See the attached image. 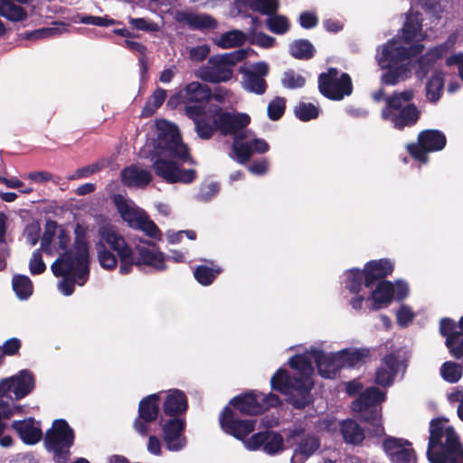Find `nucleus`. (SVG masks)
Wrapping results in <instances>:
<instances>
[{"mask_svg":"<svg viewBox=\"0 0 463 463\" xmlns=\"http://www.w3.org/2000/svg\"><path fill=\"white\" fill-rule=\"evenodd\" d=\"M318 87L320 92L335 100L342 99L352 93V81L347 73H339L335 68H330L319 76Z\"/></svg>","mask_w":463,"mask_h":463,"instance_id":"2eb2a0df","label":"nucleus"},{"mask_svg":"<svg viewBox=\"0 0 463 463\" xmlns=\"http://www.w3.org/2000/svg\"><path fill=\"white\" fill-rule=\"evenodd\" d=\"M455 323L449 318H443L440 320L439 330L443 335L448 338L449 335H458L459 333L454 332Z\"/></svg>","mask_w":463,"mask_h":463,"instance_id":"338daca9","label":"nucleus"},{"mask_svg":"<svg viewBox=\"0 0 463 463\" xmlns=\"http://www.w3.org/2000/svg\"><path fill=\"white\" fill-rule=\"evenodd\" d=\"M34 387L33 375L26 370L0 382V418H9L18 409L14 401L26 396ZM5 425L0 422V435Z\"/></svg>","mask_w":463,"mask_h":463,"instance_id":"0eeeda50","label":"nucleus"},{"mask_svg":"<svg viewBox=\"0 0 463 463\" xmlns=\"http://www.w3.org/2000/svg\"><path fill=\"white\" fill-rule=\"evenodd\" d=\"M73 432L68 423L63 420H56L45 436V447L54 453L56 461L61 462L67 458L69 448L73 443Z\"/></svg>","mask_w":463,"mask_h":463,"instance_id":"4468645a","label":"nucleus"},{"mask_svg":"<svg viewBox=\"0 0 463 463\" xmlns=\"http://www.w3.org/2000/svg\"><path fill=\"white\" fill-rule=\"evenodd\" d=\"M458 36L456 34H451L446 43L440 44L430 52H428L424 56H422L419 61L420 71L417 72L420 78H423L426 76L429 69L432 67L433 63L436 60L443 56L448 51L453 47L457 41Z\"/></svg>","mask_w":463,"mask_h":463,"instance_id":"bb28decb","label":"nucleus"},{"mask_svg":"<svg viewBox=\"0 0 463 463\" xmlns=\"http://www.w3.org/2000/svg\"><path fill=\"white\" fill-rule=\"evenodd\" d=\"M249 6L252 11L271 14L277 11L279 2L278 0H250Z\"/></svg>","mask_w":463,"mask_h":463,"instance_id":"09e8293b","label":"nucleus"},{"mask_svg":"<svg viewBox=\"0 0 463 463\" xmlns=\"http://www.w3.org/2000/svg\"><path fill=\"white\" fill-rule=\"evenodd\" d=\"M350 299V305L354 309L360 310L364 304L371 310L375 311L387 307L394 295V286L390 281H381L374 289L364 287L362 282V290Z\"/></svg>","mask_w":463,"mask_h":463,"instance_id":"f8f14e48","label":"nucleus"},{"mask_svg":"<svg viewBox=\"0 0 463 463\" xmlns=\"http://www.w3.org/2000/svg\"><path fill=\"white\" fill-rule=\"evenodd\" d=\"M246 40L245 34L240 30H232L221 35L216 44L222 48H233L242 44Z\"/></svg>","mask_w":463,"mask_h":463,"instance_id":"a19ab883","label":"nucleus"},{"mask_svg":"<svg viewBox=\"0 0 463 463\" xmlns=\"http://www.w3.org/2000/svg\"><path fill=\"white\" fill-rule=\"evenodd\" d=\"M289 52L297 59H309L313 56L314 47L307 40H297L289 45Z\"/></svg>","mask_w":463,"mask_h":463,"instance_id":"37998d69","label":"nucleus"},{"mask_svg":"<svg viewBox=\"0 0 463 463\" xmlns=\"http://www.w3.org/2000/svg\"><path fill=\"white\" fill-rule=\"evenodd\" d=\"M29 268L32 274H41L45 270L46 266L43 260L40 250H36L33 253Z\"/></svg>","mask_w":463,"mask_h":463,"instance_id":"4d7b16f0","label":"nucleus"},{"mask_svg":"<svg viewBox=\"0 0 463 463\" xmlns=\"http://www.w3.org/2000/svg\"><path fill=\"white\" fill-rule=\"evenodd\" d=\"M398 360L395 355H386L375 373V382L382 386H390L397 372Z\"/></svg>","mask_w":463,"mask_h":463,"instance_id":"c756f323","label":"nucleus"},{"mask_svg":"<svg viewBox=\"0 0 463 463\" xmlns=\"http://www.w3.org/2000/svg\"><path fill=\"white\" fill-rule=\"evenodd\" d=\"M397 322L402 326H407L414 318V313L411 307L402 306L396 313Z\"/></svg>","mask_w":463,"mask_h":463,"instance_id":"13d9d810","label":"nucleus"},{"mask_svg":"<svg viewBox=\"0 0 463 463\" xmlns=\"http://www.w3.org/2000/svg\"><path fill=\"white\" fill-rule=\"evenodd\" d=\"M221 272L220 268H209L207 266H199L194 270V278L196 280L204 286L210 285L215 277Z\"/></svg>","mask_w":463,"mask_h":463,"instance_id":"de8ad7c7","label":"nucleus"},{"mask_svg":"<svg viewBox=\"0 0 463 463\" xmlns=\"http://www.w3.org/2000/svg\"><path fill=\"white\" fill-rule=\"evenodd\" d=\"M383 447L392 463H416L415 452L406 439L388 437L383 440Z\"/></svg>","mask_w":463,"mask_h":463,"instance_id":"412c9836","label":"nucleus"},{"mask_svg":"<svg viewBox=\"0 0 463 463\" xmlns=\"http://www.w3.org/2000/svg\"><path fill=\"white\" fill-rule=\"evenodd\" d=\"M286 100L284 98L276 97L268 105L267 112L271 120L279 119L284 113Z\"/></svg>","mask_w":463,"mask_h":463,"instance_id":"864d4df0","label":"nucleus"},{"mask_svg":"<svg viewBox=\"0 0 463 463\" xmlns=\"http://www.w3.org/2000/svg\"><path fill=\"white\" fill-rule=\"evenodd\" d=\"M187 402L185 395L179 390L170 391L164 402V411L166 414L175 415L185 411Z\"/></svg>","mask_w":463,"mask_h":463,"instance_id":"473e14b6","label":"nucleus"},{"mask_svg":"<svg viewBox=\"0 0 463 463\" xmlns=\"http://www.w3.org/2000/svg\"><path fill=\"white\" fill-rule=\"evenodd\" d=\"M155 127L157 138L146 141L140 149V156L149 158L155 173L165 181L192 183L195 171L181 169L177 163L190 160L188 147L182 142L177 128L165 119L156 120Z\"/></svg>","mask_w":463,"mask_h":463,"instance_id":"f03ea898","label":"nucleus"},{"mask_svg":"<svg viewBox=\"0 0 463 463\" xmlns=\"http://www.w3.org/2000/svg\"><path fill=\"white\" fill-rule=\"evenodd\" d=\"M345 354L342 353H331L325 354L318 350H312L309 355L312 356L318 369L319 374L324 378H333L342 368L341 358Z\"/></svg>","mask_w":463,"mask_h":463,"instance_id":"b1692460","label":"nucleus"},{"mask_svg":"<svg viewBox=\"0 0 463 463\" xmlns=\"http://www.w3.org/2000/svg\"><path fill=\"white\" fill-rule=\"evenodd\" d=\"M252 43L263 48H269L275 44V38L264 33H255L251 36Z\"/></svg>","mask_w":463,"mask_h":463,"instance_id":"052dcab7","label":"nucleus"},{"mask_svg":"<svg viewBox=\"0 0 463 463\" xmlns=\"http://www.w3.org/2000/svg\"><path fill=\"white\" fill-rule=\"evenodd\" d=\"M13 427L19 434L21 439L26 444H35L42 439V430L39 424L34 422L33 419L14 421Z\"/></svg>","mask_w":463,"mask_h":463,"instance_id":"cd10ccee","label":"nucleus"},{"mask_svg":"<svg viewBox=\"0 0 463 463\" xmlns=\"http://www.w3.org/2000/svg\"><path fill=\"white\" fill-rule=\"evenodd\" d=\"M269 169V161L267 159H261L256 161L249 166V171L253 175H262L267 173Z\"/></svg>","mask_w":463,"mask_h":463,"instance_id":"774afa93","label":"nucleus"},{"mask_svg":"<svg viewBox=\"0 0 463 463\" xmlns=\"http://www.w3.org/2000/svg\"><path fill=\"white\" fill-rule=\"evenodd\" d=\"M184 429V422L179 419L171 420L163 426V439L169 450L177 451L185 446Z\"/></svg>","mask_w":463,"mask_h":463,"instance_id":"a878e982","label":"nucleus"},{"mask_svg":"<svg viewBox=\"0 0 463 463\" xmlns=\"http://www.w3.org/2000/svg\"><path fill=\"white\" fill-rule=\"evenodd\" d=\"M244 90L261 95L266 91L267 83L265 80L255 73H248L244 71V77L241 81Z\"/></svg>","mask_w":463,"mask_h":463,"instance_id":"58836bf2","label":"nucleus"},{"mask_svg":"<svg viewBox=\"0 0 463 463\" xmlns=\"http://www.w3.org/2000/svg\"><path fill=\"white\" fill-rule=\"evenodd\" d=\"M13 288L20 299H26L33 293V284L26 276L16 275L13 278Z\"/></svg>","mask_w":463,"mask_h":463,"instance_id":"79ce46f5","label":"nucleus"},{"mask_svg":"<svg viewBox=\"0 0 463 463\" xmlns=\"http://www.w3.org/2000/svg\"><path fill=\"white\" fill-rule=\"evenodd\" d=\"M446 399L452 408H456L458 418L463 421V389L455 387L446 394Z\"/></svg>","mask_w":463,"mask_h":463,"instance_id":"49530a36","label":"nucleus"},{"mask_svg":"<svg viewBox=\"0 0 463 463\" xmlns=\"http://www.w3.org/2000/svg\"><path fill=\"white\" fill-rule=\"evenodd\" d=\"M0 15L12 21H22L26 17V12L9 0H0Z\"/></svg>","mask_w":463,"mask_h":463,"instance_id":"ea45409f","label":"nucleus"},{"mask_svg":"<svg viewBox=\"0 0 463 463\" xmlns=\"http://www.w3.org/2000/svg\"><path fill=\"white\" fill-rule=\"evenodd\" d=\"M178 20L185 22L197 29H207L215 27V21L207 14H195L193 13L178 14Z\"/></svg>","mask_w":463,"mask_h":463,"instance_id":"f704fd0d","label":"nucleus"},{"mask_svg":"<svg viewBox=\"0 0 463 463\" xmlns=\"http://www.w3.org/2000/svg\"><path fill=\"white\" fill-rule=\"evenodd\" d=\"M339 353L345 354L341 358L342 367L354 366L359 362L369 356L368 349L342 350Z\"/></svg>","mask_w":463,"mask_h":463,"instance_id":"c03bdc74","label":"nucleus"},{"mask_svg":"<svg viewBox=\"0 0 463 463\" xmlns=\"http://www.w3.org/2000/svg\"><path fill=\"white\" fill-rule=\"evenodd\" d=\"M102 229L103 228H101L99 230L100 239H99V241L96 245L98 259H99V264L101 265L102 268H104L106 269H113L116 268L117 263H118L117 258L115 257V255L112 252H110L109 250H108L106 249L105 244H107V242L105 241H102V235H101Z\"/></svg>","mask_w":463,"mask_h":463,"instance_id":"4c0bfd02","label":"nucleus"},{"mask_svg":"<svg viewBox=\"0 0 463 463\" xmlns=\"http://www.w3.org/2000/svg\"><path fill=\"white\" fill-rule=\"evenodd\" d=\"M121 179L128 186L142 187L152 180V175L146 169L131 165L122 170Z\"/></svg>","mask_w":463,"mask_h":463,"instance_id":"7c9ffc66","label":"nucleus"},{"mask_svg":"<svg viewBox=\"0 0 463 463\" xmlns=\"http://www.w3.org/2000/svg\"><path fill=\"white\" fill-rule=\"evenodd\" d=\"M187 115L193 118L198 136L209 139L214 130L223 135H232L233 139L250 138L253 132L244 129L250 122V118L245 113L224 112L218 106H210L207 109L201 106H192L187 109Z\"/></svg>","mask_w":463,"mask_h":463,"instance_id":"20e7f679","label":"nucleus"},{"mask_svg":"<svg viewBox=\"0 0 463 463\" xmlns=\"http://www.w3.org/2000/svg\"><path fill=\"white\" fill-rule=\"evenodd\" d=\"M441 378L449 383H458L463 375V368L460 364L447 361L443 363L439 368Z\"/></svg>","mask_w":463,"mask_h":463,"instance_id":"e433bc0d","label":"nucleus"},{"mask_svg":"<svg viewBox=\"0 0 463 463\" xmlns=\"http://www.w3.org/2000/svg\"><path fill=\"white\" fill-rule=\"evenodd\" d=\"M392 270L393 263L389 260L370 261L364 271L352 269L346 272V288L353 294L359 293L362 290V282H364L365 288H370L375 279L389 275Z\"/></svg>","mask_w":463,"mask_h":463,"instance_id":"9d476101","label":"nucleus"},{"mask_svg":"<svg viewBox=\"0 0 463 463\" xmlns=\"http://www.w3.org/2000/svg\"><path fill=\"white\" fill-rule=\"evenodd\" d=\"M268 143L261 138H239L233 140L232 151L235 155L236 160L240 164H245L250 160L254 153L263 154L269 150Z\"/></svg>","mask_w":463,"mask_h":463,"instance_id":"4be33fe9","label":"nucleus"},{"mask_svg":"<svg viewBox=\"0 0 463 463\" xmlns=\"http://www.w3.org/2000/svg\"><path fill=\"white\" fill-rule=\"evenodd\" d=\"M220 425L225 433L241 440L245 446L249 439L246 437L255 430L256 420L239 419L231 409L225 408L220 416Z\"/></svg>","mask_w":463,"mask_h":463,"instance_id":"6ab92c4d","label":"nucleus"},{"mask_svg":"<svg viewBox=\"0 0 463 463\" xmlns=\"http://www.w3.org/2000/svg\"><path fill=\"white\" fill-rule=\"evenodd\" d=\"M165 98V90L157 88L146 103L142 111L143 115L147 117L151 116L164 103Z\"/></svg>","mask_w":463,"mask_h":463,"instance_id":"a18cd8bd","label":"nucleus"},{"mask_svg":"<svg viewBox=\"0 0 463 463\" xmlns=\"http://www.w3.org/2000/svg\"><path fill=\"white\" fill-rule=\"evenodd\" d=\"M158 394H151L143 399L139 403V419L135 423V429L140 434H146L148 430L147 423L156 419L158 413Z\"/></svg>","mask_w":463,"mask_h":463,"instance_id":"393cba45","label":"nucleus"},{"mask_svg":"<svg viewBox=\"0 0 463 463\" xmlns=\"http://www.w3.org/2000/svg\"><path fill=\"white\" fill-rule=\"evenodd\" d=\"M318 18L313 12H304L299 16V23L303 28H313L317 24Z\"/></svg>","mask_w":463,"mask_h":463,"instance_id":"0e129e2a","label":"nucleus"},{"mask_svg":"<svg viewBox=\"0 0 463 463\" xmlns=\"http://www.w3.org/2000/svg\"><path fill=\"white\" fill-rule=\"evenodd\" d=\"M80 22L86 24H93L97 26H109L115 24L114 20L108 18L107 16H91L85 15L80 18Z\"/></svg>","mask_w":463,"mask_h":463,"instance_id":"bf43d9fd","label":"nucleus"},{"mask_svg":"<svg viewBox=\"0 0 463 463\" xmlns=\"http://www.w3.org/2000/svg\"><path fill=\"white\" fill-rule=\"evenodd\" d=\"M446 345L449 350L450 354L456 359H461L463 357V335H449L446 338Z\"/></svg>","mask_w":463,"mask_h":463,"instance_id":"3c124183","label":"nucleus"},{"mask_svg":"<svg viewBox=\"0 0 463 463\" xmlns=\"http://www.w3.org/2000/svg\"><path fill=\"white\" fill-rule=\"evenodd\" d=\"M279 397L275 394L263 395L256 392H246L231 401V403L237 410L245 414L261 413L270 406L279 404Z\"/></svg>","mask_w":463,"mask_h":463,"instance_id":"dca6fc26","label":"nucleus"},{"mask_svg":"<svg viewBox=\"0 0 463 463\" xmlns=\"http://www.w3.org/2000/svg\"><path fill=\"white\" fill-rule=\"evenodd\" d=\"M385 400V393L375 387L367 389L362 395L353 402L352 409L354 412L359 413L362 420L368 421L373 427L374 435L381 436L383 434V427L381 423V411L376 407Z\"/></svg>","mask_w":463,"mask_h":463,"instance_id":"9b49d317","label":"nucleus"},{"mask_svg":"<svg viewBox=\"0 0 463 463\" xmlns=\"http://www.w3.org/2000/svg\"><path fill=\"white\" fill-rule=\"evenodd\" d=\"M444 86V77L440 71H435L426 85V97L430 102L439 99Z\"/></svg>","mask_w":463,"mask_h":463,"instance_id":"c9c22d12","label":"nucleus"},{"mask_svg":"<svg viewBox=\"0 0 463 463\" xmlns=\"http://www.w3.org/2000/svg\"><path fill=\"white\" fill-rule=\"evenodd\" d=\"M289 364L295 371L293 377H289L285 370L279 369L272 376L270 383L273 389L288 395L289 402L296 408H303L310 402L313 367L307 355L293 356Z\"/></svg>","mask_w":463,"mask_h":463,"instance_id":"39448f33","label":"nucleus"},{"mask_svg":"<svg viewBox=\"0 0 463 463\" xmlns=\"http://www.w3.org/2000/svg\"><path fill=\"white\" fill-rule=\"evenodd\" d=\"M418 140L419 145H408L407 148L411 155L421 163L427 162L428 152L441 150L446 145L445 136L437 130L421 132Z\"/></svg>","mask_w":463,"mask_h":463,"instance_id":"a211bd4d","label":"nucleus"},{"mask_svg":"<svg viewBox=\"0 0 463 463\" xmlns=\"http://www.w3.org/2000/svg\"><path fill=\"white\" fill-rule=\"evenodd\" d=\"M295 114L299 119L307 121L318 116V109L311 103H299L295 108Z\"/></svg>","mask_w":463,"mask_h":463,"instance_id":"603ef678","label":"nucleus"},{"mask_svg":"<svg viewBox=\"0 0 463 463\" xmlns=\"http://www.w3.org/2000/svg\"><path fill=\"white\" fill-rule=\"evenodd\" d=\"M137 249L139 253L138 264L148 265L159 270L165 268L163 253L155 245L144 243Z\"/></svg>","mask_w":463,"mask_h":463,"instance_id":"c85d7f7f","label":"nucleus"},{"mask_svg":"<svg viewBox=\"0 0 463 463\" xmlns=\"http://www.w3.org/2000/svg\"><path fill=\"white\" fill-rule=\"evenodd\" d=\"M129 24L136 29L143 31H156V25L148 23L143 18H129Z\"/></svg>","mask_w":463,"mask_h":463,"instance_id":"69168bd1","label":"nucleus"},{"mask_svg":"<svg viewBox=\"0 0 463 463\" xmlns=\"http://www.w3.org/2000/svg\"><path fill=\"white\" fill-rule=\"evenodd\" d=\"M247 53V50H237L230 53L213 56L206 65L195 71V76L212 83L228 81L233 75L232 67L242 61Z\"/></svg>","mask_w":463,"mask_h":463,"instance_id":"1a4fd4ad","label":"nucleus"},{"mask_svg":"<svg viewBox=\"0 0 463 463\" xmlns=\"http://www.w3.org/2000/svg\"><path fill=\"white\" fill-rule=\"evenodd\" d=\"M209 52L210 49L207 45H199L190 49L189 57L192 61H202L208 56Z\"/></svg>","mask_w":463,"mask_h":463,"instance_id":"e2e57ef3","label":"nucleus"},{"mask_svg":"<svg viewBox=\"0 0 463 463\" xmlns=\"http://www.w3.org/2000/svg\"><path fill=\"white\" fill-rule=\"evenodd\" d=\"M61 33V29L59 27H47L35 30L27 34L30 40L49 38Z\"/></svg>","mask_w":463,"mask_h":463,"instance_id":"6e6d98bb","label":"nucleus"},{"mask_svg":"<svg viewBox=\"0 0 463 463\" xmlns=\"http://www.w3.org/2000/svg\"><path fill=\"white\" fill-rule=\"evenodd\" d=\"M413 96L412 90L393 93L387 99V105L382 111L383 118L390 120L398 129L415 124L420 118L419 109L413 104L404 106L406 102L412 99Z\"/></svg>","mask_w":463,"mask_h":463,"instance_id":"6e6552de","label":"nucleus"},{"mask_svg":"<svg viewBox=\"0 0 463 463\" xmlns=\"http://www.w3.org/2000/svg\"><path fill=\"white\" fill-rule=\"evenodd\" d=\"M427 456L431 463H463V446L447 420L430 422Z\"/></svg>","mask_w":463,"mask_h":463,"instance_id":"423d86ee","label":"nucleus"},{"mask_svg":"<svg viewBox=\"0 0 463 463\" xmlns=\"http://www.w3.org/2000/svg\"><path fill=\"white\" fill-rule=\"evenodd\" d=\"M425 37L421 14L411 9L406 14L402 37L388 42L378 51V65L386 71L381 77L383 84L392 86L410 77L412 69L411 57L422 51L420 42Z\"/></svg>","mask_w":463,"mask_h":463,"instance_id":"7ed1b4c3","label":"nucleus"},{"mask_svg":"<svg viewBox=\"0 0 463 463\" xmlns=\"http://www.w3.org/2000/svg\"><path fill=\"white\" fill-rule=\"evenodd\" d=\"M430 12L436 19L448 18L450 14V5L447 2H439L432 5Z\"/></svg>","mask_w":463,"mask_h":463,"instance_id":"680f3d73","label":"nucleus"},{"mask_svg":"<svg viewBox=\"0 0 463 463\" xmlns=\"http://www.w3.org/2000/svg\"><path fill=\"white\" fill-rule=\"evenodd\" d=\"M102 241L118 253L120 260L119 272L128 274L131 271L134 261L132 250L125 239L112 227H103L101 230Z\"/></svg>","mask_w":463,"mask_h":463,"instance_id":"f3484780","label":"nucleus"},{"mask_svg":"<svg viewBox=\"0 0 463 463\" xmlns=\"http://www.w3.org/2000/svg\"><path fill=\"white\" fill-rule=\"evenodd\" d=\"M114 203L122 219L127 222L130 227L141 230L152 238L158 236L159 230L156 225L149 220L146 213L142 209L138 208L132 201L121 195H115Z\"/></svg>","mask_w":463,"mask_h":463,"instance_id":"ddd939ff","label":"nucleus"},{"mask_svg":"<svg viewBox=\"0 0 463 463\" xmlns=\"http://www.w3.org/2000/svg\"><path fill=\"white\" fill-rule=\"evenodd\" d=\"M340 432L345 442L351 445H359L364 439L363 429L352 420L341 422Z\"/></svg>","mask_w":463,"mask_h":463,"instance_id":"72a5a7b5","label":"nucleus"},{"mask_svg":"<svg viewBox=\"0 0 463 463\" xmlns=\"http://www.w3.org/2000/svg\"><path fill=\"white\" fill-rule=\"evenodd\" d=\"M74 241L70 231L54 221H48L41 241V249L49 255H58L52 264L56 277H62L59 289L65 296L74 290V283L82 286L89 275V247L87 228L77 223L74 228Z\"/></svg>","mask_w":463,"mask_h":463,"instance_id":"f257e3e1","label":"nucleus"},{"mask_svg":"<svg viewBox=\"0 0 463 463\" xmlns=\"http://www.w3.org/2000/svg\"><path fill=\"white\" fill-rule=\"evenodd\" d=\"M211 95L208 86L193 81L180 90L176 96H172L168 100V105L175 106L178 102H182L186 105V109L192 106H201L207 109L211 105L204 106L201 103L208 100Z\"/></svg>","mask_w":463,"mask_h":463,"instance_id":"aec40b11","label":"nucleus"},{"mask_svg":"<svg viewBox=\"0 0 463 463\" xmlns=\"http://www.w3.org/2000/svg\"><path fill=\"white\" fill-rule=\"evenodd\" d=\"M261 446L268 454H275L285 449L283 438L277 432H258L245 441V448L249 450H256Z\"/></svg>","mask_w":463,"mask_h":463,"instance_id":"5701e85b","label":"nucleus"},{"mask_svg":"<svg viewBox=\"0 0 463 463\" xmlns=\"http://www.w3.org/2000/svg\"><path fill=\"white\" fill-rule=\"evenodd\" d=\"M306 80L303 76L294 71H286L282 79V84L288 89H296L304 86Z\"/></svg>","mask_w":463,"mask_h":463,"instance_id":"5fc2aeb1","label":"nucleus"},{"mask_svg":"<svg viewBox=\"0 0 463 463\" xmlns=\"http://www.w3.org/2000/svg\"><path fill=\"white\" fill-rule=\"evenodd\" d=\"M319 447L317 439L314 436L302 437L298 439L297 448L291 457L292 463H303Z\"/></svg>","mask_w":463,"mask_h":463,"instance_id":"2f4dec72","label":"nucleus"},{"mask_svg":"<svg viewBox=\"0 0 463 463\" xmlns=\"http://www.w3.org/2000/svg\"><path fill=\"white\" fill-rule=\"evenodd\" d=\"M269 30L277 34H283L289 29V22L283 15H273L267 19Z\"/></svg>","mask_w":463,"mask_h":463,"instance_id":"8fccbe9b","label":"nucleus"}]
</instances>
